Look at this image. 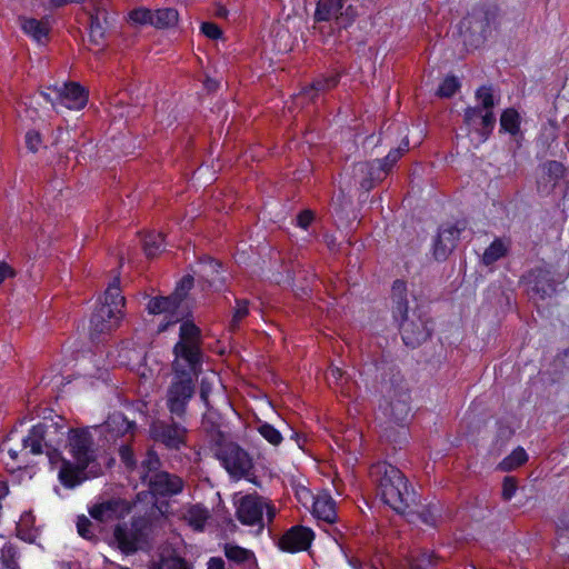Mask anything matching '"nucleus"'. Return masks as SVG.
Segmentation results:
<instances>
[{
  "label": "nucleus",
  "instance_id": "31",
  "mask_svg": "<svg viewBox=\"0 0 569 569\" xmlns=\"http://www.w3.org/2000/svg\"><path fill=\"white\" fill-rule=\"evenodd\" d=\"M108 430L116 431L117 435H127L132 431L134 423L129 421L122 413H113L106 421Z\"/></svg>",
  "mask_w": 569,
  "mask_h": 569
},
{
  "label": "nucleus",
  "instance_id": "60",
  "mask_svg": "<svg viewBox=\"0 0 569 569\" xmlns=\"http://www.w3.org/2000/svg\"><path fill=\"white\" fill-rule=\"evenodd\" d=\"M498 9L493 7L491 10H488L485 12V19H486V26L490 23L491 20H493L497 17Z\"/></svg>",
  "mask_w": 569,
  "mask_h": 569
},
{
  "label": "nucleus",
  "instance_id": "38",
  "mask_svg": "<svg viewBox=\"0 0 569 569\" xmlns=\"http://www.w3.org/2000/svg\"><path fill=\"white\" fill-rule=\"evenodd\" d=\"M485 111L480 107H468L463 113V121L469 127L476 130L479 134L481 129V116Z\"/></svg>",
  "mask_w": 569,
  "mask_h": 569
},
{
  "label": "nucleus",
  "instance_id": "6",
  "mask_svg": "<svg viewBox=\"0 0 569 569\" xmlns=\"http://www.w3.org/2000/svg\"><path fill=\"white\" fill-rule=\"evenodd\" d=\"M124 297L119 289V279L114 278L104 292V301L94 310L90 320L91 336L108 333L119 326L124 307Z\"/></svg>",
  "mask_w": 569,
  "mask_h": 569
},
{
  "label": "nucleus",
  "instance_id": "9",
  "mask_svg": "<svg viewBox=\"0 0 569 569\" xmlns=\"http://www.w3.org/2000/svg\"><path fill=\"white\" fill-rule=\"evenodd\" d=\"M149 535V521L133 518L130 522L118 523L113 529L112 545L121 552L131 555L142 548Z\"/></svg>",
  "mask_w": 569,
  "mask_h": 569
},
{
  "label": "nucleus",
  "instance_id": "41",
  "mask_svg": "<svg viewBox=\"0 0 569 569\" xmlns=\"http://www.w3.org/2000/svg\"><path fill=\"white\" fill-rule=\"evenodd\" d=\"M459 88H460V83L456 77H453V76L447 77L442 81V83L439 86V88L437 90V96H439L441 98H450L456 93V91Z\"/></svg>",
  "mask_w": 569,
  "mask_h": 569
},
{
  "label": "nucleus",
  "instance_id": "36",
  "mask_svg": "<svg viewBox=\"0 0 569 569\" xmlns=\"http://www.w3.org/2000/svg\"><path fill=\"white\" fill-rule=\"evenodd\" d=\"M143 250L148 258L156 257L162 251V233H148L143 239Z\"/></svg>",
  "mask_w": 569,
  "mask_h": 569
},
{
  "label": "nucleus",
  "instance_id": "24",
  "mask_svg": "<svg viewBox=\"0 0 569 569\" xmlns=\"http://www.w3.org/2000/svg\"><path fill=\"white\" fill-rule=\"evenodd\" d=\"M19 21L23 32L37 42L42 43L48 38L49 27L46 22L27 17H20Z\"/></svg>",
  "mask_w": 569,
  "mask_h": 569
},
{
  "label": "nucleus",
  "instance_id": "56",
  "mask_svg": "<svg viewBox=\"0 0 569 569\" xmlns=\"http://www.w3.org/2000/svg\"><path fill=\"white\" fill-rule=\"evenodd\" d=\"M167 318H168V320L166 322L159 325V328H158L159 332H162V331L167 330V328L170 325L179 322L180 319L182 318V313L174 315L173 317L172 316H167Z\"/></svg>",
  "mask_w": 569,
  "mask_h": 569
},
{
  "label": "nucleus",
  "instance_id": "10",
  "mask_svg": "<svg viewBox=\"0 0 569 569\" xmlns=\"http://www.w3.org/2000/svg\"><path fill=\"white\" fill-rule=\"evenodd\" d=\"M218 459L234 480L249 479L253 469V461L249 453L234 442H228L217 452Z\"/></svg>",
  "mask_w": 569,
  "mask_h": 569
},
{
  "label": "nucleus",
  "instance_id": "26",
  "mask_svg": "<svg viewBox=\"0 0 569 569\" xmlns=\"http://www.w3.org/2000/svg\"><path fill=\"white\" fill-rule=\"evenodd\" d=\"M224 556L228 560L238 565H247L248 567L257 566L254 553L237 545L226 543Z\"/></svg>",
  "mask_w": 569,
  "mask_h": 569
},
{
  "label": "nucleus",
  "instance_id": "63",
  "mask_svg": "<svg viewBox=\"0 0 569 569\" xmlns=\"http://www.w3.org/2000/svg\"><path fill=\"white\" fill-rule=\"evenodd\" d=\"M216 16L219 18H226L228 16V10L224 7H219L216 11Z\"/></svg>",
  "mask_w": 569,
  "mask_h": 569
},
{
  "label": "nucleus",
  "instance_id": "20",
  "mask_svg": "<svg viewBox=\"0 0 569 569\" xmlns=\"http://www.w3.org/2000/svg\"><path fill=\"white\" fill-rule=\"evenodd\" d=\"M313 539V532L305 527H293L279 541L280 549L288 552L306 550Z\"/></svg>",
  "mask_w": 569,
  "mask_h": 569
},
{
  "label": "nucleus",
  "instance_id": "12",
  "mask_svg": "<svg viewBox=\"0 0 569 569\" xmlns=\"http://www.w3.org/2000/svg\"><path fill=\"white\" fill-rule=\"evenodd\" d=\"M266 510L268 522H271L276 516L274 507L259 496L247 495L239 501L237 516L241 523L247 526H258L260 532L264 526L263 511Z\"/></svg>",
  "mask_w": 569,
  "mask_h": 569
},
{
  "label": "nucleus",
  "instance_id": "28",
  "mask_svg": "<svg viewBox=\"0 0 569 569\" xmlns=\"http://www.w3.org/2000/svg\"><path fill=\"white\" fill-rule=\"evenodd\" d=\"M118 510L119 502L117 500H107L102 503L93 506L89 510V513L94 520L99 522H107L117 517Z\"/></svg>",
  "mask_w": 569,
  "mask_h": 569
},
{
  "label": "nucleus",
  "instance_id": "11",
  "mask_svg": "<svg viewBox=\"0 0 569 569\" xmlns=\"http://www.w3.org/2000/svg\"><path fill=\"white\" fill-rule=\"evenodd\" d=\"M154 420L149 428L153 441L161 443L168 450H180L187 443V428L174 420Z\"/></svg>",
  "mask_w": 569,
  "mask_h": 569
},
{
  "label": "nucleus",
  "instance_id": "35",
  "mask_svg": "<svg viewBox=\"0 0 569 569\" xmlns=\"http://www.w3.org/2000/svg\"><path fill=\"white\" fill-rule=\"evenodd\" d=\"M527 459L528 456L525 449L518 447L499 463V468L502 471H509L523 465L527 461Z\"/></svg>",
  "mask_w": 569,
  "mask_h": 569
},
{
  "label": "nucleus",
  "instance_id": "33",
  "mask_svg": "<svg viewBox=\"0 0 569 569\" xmlns=\"http://www.w3.org/2000/svg\"><path fill=\"white\" fill-rule=\"evenodd\" d=\"M501 129L515 136L519 131L520 117L515 109H507L500 117Z\"/></svg>",
  "mask_w": 569,
  "mask_h": 569
},
{
  "label": "nucleus",
  "instance_id": "5",
  "mask_svg": "<svg viewBox=\"0 0 569 569\" xmlns=\"http://www.w3.org/2000/svg\"><path fill=\"white\" fill-rule=\"evenodd\" d=\"M173 376L166 393V406L177 419L182 420L187 407L194 393V378L200 368H188L179 362H172Z\"/></svg>",
  "mask_w": 569,
  "mask_h": 569
},
{
  "label": "nucleus",
  "instance_id": "59",
  "mask_svg": "<svg viewBox=\"0 0 569 569\" xmlns=\"http://www.w3.org/2000/svg\"><path fill=\"white\" fill-rule=\"evenodd\" d=\"M208 569H226L222 558L213 557L208 561Z\"/></svg>",
  "mask_w": 569,
  "mask_h": 569
},
{
  "label": "nucleus",
  "instance_id": "42",
  "mask_svg": "<svg viewBox=\"0 0 569 569\" xmlns=\"http://www.w3.org/2000/svg\"><path fill=\"white\" fill-rule=\"evenodd\" d=\"M129 19L134 24H150L153 19V11L147 8H138L129 13Z\"/></svg>",
  "mask_w": 569,
  "mask_h": 569
},
{
  "label": "nucleus",
  "instance_id": "22",
  "mask_svg": "<svg viewBox=\"0 0 569 569\" xmlns=\"http://www.w3.org/2000/svg\"><path fill=\"white\" fill-rule=\"evenodd\" d=\"M90 18V40L99 44L104 36V26L107 24L106 9L94 2L92 10L89 12Z\"/></svg>",
  "mask_w": 569,
  "mask_h": 569
},
{
  "label": "nucleus",
  "instance_id": "37",
  "mask_svg": "<svg viewBox=\"0 0 569 569\" xmlns=\"http://www.w3.org/2000/svg\"><path fill=\"white\" fill-rule=\"evenodd\" d=\"M258 432L271 445L278 446L282 441L281 432L268 422H260L257 426Z\"/></svg>",
  "mask_w": 569,
  "mask_h": 569
},
{
  "label": "nucleus",
  "instance_id": "30",
  "mask_svg": "<svg viewBox=\"0 0 569 569\" xmlns=\"http://www.w3.org/2000/svg\"><path fill=\"white\" fill-rule=\"evenodd\" d=\"M179 13L176 9L163 8L153 11V19L151 26L158 29L170 28L177 24Z\"/></svg>",
  "mask_w": 569,
  "mask_h": 569
},
{
  "label": "nucleus",
  "instance_id": "4",
  "mask_svg": "<svg viewBox=\"0 0 569 569\" xmlns=\"http://www.w3.org/2000/svg\"><path fill=\"white\" fill-rule=\"evenodd\" d=\"M69 451L76 460V467L63 461L59 471V480L64 487L73 488L81 482L80 473L94 460L93 440L86 429H73L69 432Z\"/></svg>",
  "mask_w": 569,
  "mask_h": 569
},
{
  "label": "nucleus",
  "instance_id": "50",
  "mask_svg": "<svg viewBox=\"0 0 569 569\" xmlns=\"http://www.w3.org/2000/svg\"><path fill=\"white\" fill-rule=\"evenodd\" d=\"M202 33L210 39H219L222 34L221 29L213 22H203L201 24Z\"/></svg>",
  "mask_w": 569,
  "mask_h": 569
},
{
  "label": "nucleus",
  "instance_id": "7",
  "mask_svg": "<svg viewBox=\"0 0 569 569\" xmlns=\"http://www.w3.org/2000/svg\"><path fill=\"white\" fill-rule=\"evenodd\" d=\"M408 150V141H403L397 149H392L382 160L358 162L353 167V178L365 191L371 190L382 181L392 167Z\"/></svg>",
  "mask_w": 569,
  "mask_h": 569
},
{
  "label": "nucleus",
  "instance_id": "15",
  "mask_svg": "<svg viewBox=\"0 0 569 569\" xmlns=\"http://www.w3.org/2000/svg\"><path fill=\"white\" fill-rule=\"evenodd\" d=\"M465 223H446L437 232L432 242V256L437 261H445L457 247Z\"/></svg>",
  "mask_w": 569,
  "mask_h": 569
},
{
  "label": "nucleus",
  "instance_id": "48",
  "mask_svg": "<svg viewBox=\"0 0 569 569\" xmlns=\"http://www.w3.org/2000/svg\"><path fill=\"white\" fill-rule=\"evenodd\" d=\"M327 84L328 83L326 82L325 78L318 79L311 84L309 89H306L303 91V96H306L310 100H313L316 98V93L329 90Z\"/></svg>",
  "mask_w": 569,
  "mask_h": 569
},
{
  "label": "nucleus",
  "instance_id": "51",
  "mask_svg": "<svg viewBox=\"0 0 569 569\" xmlns=\"http://www.w3.org/2000/svg\"><path fill=\"white\" fill-rule=\"evenodd\" d=\"M159 569H190V567L181 558H170L164 560Z\"/></svg>",
  "mask_w": 569,
  "mask_h": 569
},
{
  "label": "nucleus",
  "instance_id": "58",
  "mask_svg": "<svg viewBox=\"0 0 569 569\" xmlns=\"http://www.w3.org/2000/svg\"><path fill=\"white\" fill-rule=\"evenodd\" d=\"M13 270L4 262H0V284L4 281L6 278L12 277Z\"/></svg>",
  "mask_w": 569,
  "mask_h": 569
},
{
  "label": "nucleus",
  "instance_id": "40",
  "mask_svg": "<svg viewBox=\"0 0 569 569\" xmlns=\"http://www.w3.org/2000/svg\"><path fill=\"white\" fill-rule=\"evenodd\" d=\"M1 569H19L17 561V550L11 545H6L1 549Z\"/></svg>",
  "mask_w": 569,
  "mask_h": 569
},
{
  "label": "nucleus",
  "instance_id": "47",
  "mask_svg": "<svg viewBox=\"0 0 569 569\" xmlns=\"http://www.w3.org/2000/svg\"><path fill=\"white\" fill-rule=\"evenodd\" d=\"M517 491V482L512 477H506L502 482V498L509 501Z\"/></svg>",
  "mask_w": 569,
  "mask_h": 569
},
{
  "label": "nucleus",
  "instance_id": "32",
  "mask_svg": "<svg viewBox=\"0 0 569 569\" xmlns=\"http://www.w3.org/2000/svg\"><path fill=\"white\" fill-rule=\"evenodd\" d=\"M508 250V246L501 240L496 239L483 252L482 262L489 266L502 258Z\"/></svg>",
  "mask_w": 569,
  "mask_h": 569
},
{
  "label": "nucleus",
  "instance_id": "19",
  "mask_svg": "<svg viewBox=\"0 0 569 569\" xmlns=\"http://www.w3.org/2000/svg\"><path fill=\"white\" fill-rule=\"evenodd\" d=\"M53 92L57 93L60 109L80 110L88 102V94L77 82L64 83L61 87L56 86Z\"/></svg>",
  "mask_w": 569,
  "mask_h": 569
},
{
  "label": "nucleus",
  "instance_id": "29",
  "mask_svg": "<svg viewBox=\"0 0 569 569\" xmlns=\"http://www.w3.org/2000/svg\"><path fill=\"white\" fill-rule=\"evenodd\" d=\"M209 517V510L200 505L191 506L184 515V518L188 521L189 526H191L194 530L198 531L203 530Z\"/></svg>",
  "mask_w": 569,
  "mask_h": 569
},
{
  "label": "nucleus",
  "instance_id": "39",
  "mask_svg": "<svg viewBox=\"0 0 569 569\" xmlns=\"http://www.w3.org/2000/svg\"><path fill=\"white\" fill-rule=\"evenodd\" d=\"M563 166L558 161H547L542 166V173L543 176L548 177V182L555 186L557 181L562 177L563 174Z\"/></svg>",
  "mask_w": 569,
  "mask_h": 569
},
{
  "label": "nucleus",
  "instance_id": "52",
  "mask_svg": "<svg viewBox=\"0 0 569 569\" xmlns=\"http://www.w3.org/2000/svg\"><path fill=\"white\" fill-rule=\"evenodd\" d=\"M312 220H313V212L310 210H305L298 214L297 224L302 229H307L310 226V223L312 222Z\"/></svg>",
  "mask_w": 569,
  "mask_h": 569
},
{
  "label": "nucleus",
  "instance_id": "62",
  "mask_svg": "<svg viewBox=\"0 0 569 569\" xmlns=\"http://www.w3.org/2000/svg\"><path fill=\"white\" fill-rule=\"evenodd\" d=\"M206 88L209 90V91H213L217 89L218 87V83L217 81L212 80V79H207L206 82Z\"/></svg>",
  "mask_w": 569,
  "mask_h": 569
},
{
  "label": "nucleus",
  "instance_id": "18",
  "mask_svg": "<svg viewBox=\"0 0 569 569\" xmlns=\"http://www.w3.org/2000/svg\"><path fill=\"white\" fill-rule=\"evenodd\" d=\"M193 273L214 290H220L224 286L226 276L222 264L210 257L201 258Z\"/></svg>",
  "mask_w": 569,
  "mask_h": 569
},
{
  "label": "nucleus",
  "instance_id": "53",
  "mask_svg": "<svg viewBox=\"0 0 569 569\" xmlns=\"http://www.w3.org/2000/svg\"><path fill=\"white\" fill-rule=\"evenodd\" d=\"M211 392V382L208 380V378H202L201 385H200V398L201 400L208 405V398Z\"/></svg>",
  "mask_w": 569,
  "mask_h": 569
},
{
  "label": "nucleus",
  "instance_id": "2",
  "mask_svg": "<svg viewBox=\"0 0 569 569\" xmlns=\"http://www.w3.org/2000/svg\"><path fill=\"white\" fill-rule=\"evenodd\" d=\"M391 298L395 303L393 316L400 318L399 331L405 345L416 348L426 342L431 336V320L420 310L409 311L406 282H393Z\"/></svg>",
  "mask_w": 569,
  "mask_h": 569
},
{
  "label": "nucleus",
  "instance_id": "45",
  "mask_svg": "<svg viewBox=\"0 0 569 569\" xmlns=\"http://www.w3.org/2000/svg\"><path fill=\"white\" fill-rule=\"evenodd\" d=\"M91 528L92 522L86 516L78 517L77 529L78 533L81 537H83L84 539H92L94 537V533Z\"/></svg>",
  "mask_w": 569,
  "mask_h": 569
},
{
  "label": "nucleus",
  "instance_id": "16",
  "mask_svg": "<svg viewBox=\"0 0 569 569\" xmlns=\"http://www.w3.org/2000/svg\"><path fill=\"white\" fill-rule=\"evenodd\" d=\"M476 99L479 102L477 107H480L485 111L481 116V129L479 130L480 141L485 142L496 124V117L492 112L495 107L492 89L486 86L480 87L476 91Z\"/></svg>",
  "mask_w": 569,
  "mask_h": 569
},
{
  "label": "nucleus",
  "instance_id": "34",
  "mask_svg": "<svg viewBox=\"0 0 569 569\" xmlns=\"http://www.w3.org/2000/svg\"><path fill=\"white\" fill-rule=\"evenodd\" d=\"M408 516L410 517L409 521L415 522L416 518L420 519L427 526H436L437 523V511L438 509L435 506H429L422 508L420 511H413L410 508L407 510Z\"/></svg>",
  "mask_w": 569,
  "mask_h": 569
},
{
  "label": "nucleus",
  "instance_id": "13",
  "mask_svg": "<svg viewBox=\"0 0 569 569\" xmlns=\"http://www.w3.org/2000/svg\"><path fill=\"white\" fill-rule=\"evenodd\" d=\"M349 0H319L315 12L316 22H329L338 29H346L352 24L357 17V11Z\"/></svg>",
  "mask_w": 569,
  "mask_h": 569
},
{
  "label": "nucleus",
  "instance_id": "23",
  "mask_svg": "<svg viewBox=\"0 0 569 569\" xmlns=\"http://www.w3.org/2000/svg\"><path fill=\"white\" fill-rule=\"evenodd\" d=\"M161 467H162V462H161L158 453L154 450L149 449L146 452V455L140 463V467H139V473H140V479H141L142 483L146 485L149 480H151L153 475H157V473H160L161 471H163L161 469Z\"/></svg>",
  "mask_w": 569,
  "mask_h": 569
},
{
  "label": "nucleus",
  "instance_id": "25",
  "mask_svg": "<svg viewBox=\"0 0 569 569\" xmlns=\"http://www.w3.org/2000/svg\"><path fill=\"white\" fill-rule=\"evenodd\" d=\"M179 306L180 302L173 295H171L169 297H158L151 299L147 309L150 313H166L173 317L174 315H179Z\"/></svg>",
  "mask_w": 569,
  "mask_h": 569
},
{
  "label": "nucleus",
  "instance_id": "14",
  "mask_svg": "<svg viewBox=\"0 0 569 569\" xmlns=\"http://www.w3.org/2000/svg\"><path fill=\"white\" fill-rule=\"evenodd\" d=\"M51 432H58V427L54 423L51 425H37L30 431L29 435L22 439V448L30 449L32 455H40L46 448V453L51 463H54L60 459V453L53 447L52 441L48 439Z\"/></svg>",
  "mask_w": 569,
  "mask_h": 569
},
{
  "label": "nucleus",
  "instance_id": "27",
  "mask_svg": "<svg viewBox=\"0 0 569 569\" xmlns=\"http://www.w3.org/2000/svg\"><path fill=\"white\" fill-rule=\"evenodd\" d=\"M531 292L541 300L551 297L556 292V286L549 272L543 270L538 271L533 286L531 287Z\"/></svg>",
  "mask_w": 569,
  "mask_h": 569
},
{
  "label": "nucleus",
  "instance_id": "3",
  "mask_svg": "<svg viewBox=\"0 0 569 569\" xmlns=\"http://www.w3.org/2000/svg\"><path fill=\"white\" fill-rule=\"evenodd\" d=\"M371 477L385 503L398 513H406L416 505V492L409 488L403 473L395 466L379 462L371 468Z\"/></svg>",
  "mask_w": 569,
  "mask_h": 569
},
{
  "label": "nucleus",
  "instance_id": "61",
  "mask_svg": "<svg viewBox=\"0 0 569 569\" xmlns=\"http://www.w3.org/2000/svg\"><path fill=\"white\" fill-rule=\"evenodd\" d=\"M326 82L328 83L327 87L329 89L333 88L337 86V83L339 82V76L338 74H332V76H329L327 78H325Z\"/></svg>",
  "mask_w": 569,
  "mask_h": 569
},
{
  "label": "nucleus",
  "instance_id": "21",
  "mask_svg": "<svg viewBox=\"0 0 569 569\" xmlns=\"http://www.w3.org/2000/svg\"><path fill=\"white\" fill-rule=\"evenodd\" d=\"M313 516L327 523H333L337 519L336 502L329 495H319L312 506Z\"/></svg>",
  "mask_w": 569,
  "mask_h": 569
},
{
  "label": "nucleus",
  "instance_id": "17",
  "mask_svg": "<svg viewBox=\"0 0 569 569\" xmlns=\"http://www.w3.org/2000/svg\"><path fill=\"white\" fill-rule=\"evenodd\" d=\"M146 485L153 496L171 497L183 490L184 481L179 476L163 470L153 475Z\"/></svg>",
  "mask_w": 569,
  "mask_h": 569
},
{
  "label": "nucleus",
  "instance_id": "55",
  "mask_svg": "<svg viewBox=\"0 0 569 569\" xmlns=\"http://www.w3.org/2000/svg\"><path fill=\"white\" fill-rule=\"evenodd\" d=\"M51 91H53V88L51 89ZM42 97L51 103L52 108L59 112L60 111V106H59V100L57 99V93L54 92H51V93H47V92H42Z\"/></svg>",
  "mask_w": 569,
  "mask_h": 569
},
{
  "label": "nucleus",
  "instance_id": "54",
  "mask_svg": "<svg viewBox=\"0 0 569 569\" xmlns=\"http://www.w3.org/2000/svg\"><path fill=\"white\" fill-rule=\"evenodd\" d=\"M120 456H121V459L122 461L128 466V467H131L136 463L134 459H133V453L131 451L130 448L128 447H121L120 449Z\"/></svg>",
  "mask_w": 569,
  "mask_h": 569
},
{
  "label": "nucleus",
  "instance_id": "8",
  "mask_svg": "<svg viewBox=\"0 0 569 569\" xmlns=\"http://www.w3.org/2000/svg\"><path fill=\"white\" fill-rule=\"evenodd\" d=\"M174 360L188 368H201V331L190 321L180 326L179 341L173 347Z\"/></svg>",
  "mask_w": 569,
  "mask_h": 569
},
{
  "label": "nucleus",
  "instance_id": "1",
  "mask_svg": "<svg viewBox=\"0 0 569 569\" xmlns=\"http://www.w3.org/2000/svg\"><path fill=\"white\" fill-rule=\"evenodd\" d=\"M367 375L373 376L379 383V391L389 407V415L396 422L406 420L409 408V393L403 377L395 365L386 360L370 363L365 367Z\"/></svg>",
  "mask_w": 569,
  "mask_h": 569
},
{
  "label": "nucleus",
  "instance_id": "44",
  "mask_svg": "<svg viewBox=\"0 0 569 569\" xmlns=\"http://www.w3.org/2000/svg\"><path fill=\"white\" fill-rule=\"evenodd\" d=\"M193 276H186L183 277L180 282L178 283L174 292L172 293L177 300L181 303V301L183 300V298L187 296V293L189 292V290L192 288L193 286Z\"/></svg>",
  "mask_w": 569,
  "mask_h": 569
},
{
  "label": "nucleus",
  "instance_id": "64",
  "mask_svg": "<svg viewBox=\"0 0 569 569\" xmlns=\"http://www.w3.org/2000/svg\"><path fill=\"white\" fill-rule=\"evenodd\" d=\"M8 455L12 458V459H17L18 457V450L13 449V448H8Z\"/></svg>",
  "mask_w": 569,
  "mask_h": 569
},
{
  "label": "nucleus",
  "instance_id": "46",
  "mask_svg": "<svg viewBox=\"0 0 569 569\" xmlns=\"http://www.w3.org/2000/svg\"><path fill=\"white\" fill-rule=\"evenodd\" d=\"M435 556L432 552L423 551L412 561V567L416 569H426L435 563Z\"/></svg>",
  "mask_w": 569,
  "mask_h": 569
},
{
  "label": "nucleus",
  "instance_id": "49",
  "mask_svg": "<svg viewBox=\"0 0 569 569\" xmlns=\"http://www.w3.org/2000/svg\"><path fill=\"white\" fill-rule=\"evenodd\" d=\"M26 144L27 148L32 151L37 152L41 146V136L38 131H28L26 134Z\"/></svg>",
  "mask_w": 569,
  "mask_h": 569
},
{
  "label": "nucleus",
  "instance_id": "57",
  "mask_svg": "<svg viewBox=\"0 0 569 569\" xmlns=\"http://www.w3.org/2000/svg\"><path fill=\"white\" fill-rule=\"evenodd\" d=\"M342 377V371L338 367H331L327 372V379L329 382L335 381L338 382Z\"/></svg>",
  "mask_w": 569,
  "mask_h": 569
},
{
  "label": "nucleus",
  "instance_id": "43",
  "mask_svg": "<svg viewBox=\"0 0 569 569\" xmlns=\"http://www.w3.org/2000/svg\"><path fill=\"white\" fill-rule=\"evenodd\" d=\"M248 301L247 300H237V306L234 308L232 319L230 322V328L236 330L239 327L240 321L248 315Z\"/></svg>",
  "mask_w": 569,
  "mask_h": 569
}]
</instances>
